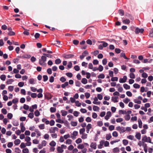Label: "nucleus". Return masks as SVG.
Here are the masks:
<instances>
[{"label": "nucleus", "instance_id": "f257e3e1", "mask_svg": "<svg viewBox=\"0 0 153 153\" xmlns=\"http://www.w3.org/2000/svg\"><path fill=\"white\" fill-rule=\"evenodd\" d=\"M47 59V57L45 56H41V59H39V64L41 65H46V64L45 63V62L46 61Z\"/></svg>", "mask_w": 153, "mask_h": 153}, {"label": "nucleus", "instance_id": "f03ea898", "mask_svg": "<svg viewBox=\"0 0 153 153\" xmlns=\"http://www.w3.org/2000/svg\"><path fill=\"white\" fill-rule=\"evenodd\" d=\"M142 140L145 142H148L149 143H152L151 139L149 137H147L146 136H145L143 137Z\"/></svg>", "mask_w": 153, "mask_h": 153}, {"label": "nucleus", "instance_id": "7ed1b4c3", "mask_svg": "<svg viewBox=\"0 0 153 153\" xmlns=\"http://www.w3.org/2000/svg\"><path fill=\"white\" fill-rule=\"evenodd\" d=\"M127 79V77L126 76H123V78H120L119 79V82L120 83H123L125 82Z\"/></svg>", "mask_w": 153, "mask_h": 153}, {"label": "nucleus", "instance_id": "20e7f679", "mask_svg": "<svg viewBox=\"0 0 153 153\" xmlns=\"http://www.w3.org/2000/svg\"><path fill=\"white\" fill-rule=\"evenodd\" d=\"M144 30V29L142 28L140 29L139 28L137 27L135 29V32L136 34H138L140 33H142L143 32Z\"/></svg>", "mask_w": 153, "mask_h": 153}, {"label": "nucleus", "instance_id": "39448f33", "mask_svg": "<svg viewBox=\"0 0 153 153\" xmlns=\"http://www.w3.org/2000/svg\"><path fill=\"white\" fill-rule=\"evenodd\" d=\"M105 143V140H102L100 142V144L98 145V149H101L102 148V146Z\"/></svg>", "mask_w": 153, "mask_h": 153}, {"label": "nucleus", "instance_id": "423d86ee", "mask_svg": "<svg viewBox=\"0 0 153 153\" xmlns=\"http://www.w3.org/2000/svg\"><path fill=\"white\" fill-rule=\"evenodd\" d=\"M111 112L110 111H108L106 113V115L105 117V119L107 120H108L109 117H111Z\"/></svg>", "mask_w": 153, "mask_h": 153}, {"label": "nucleus", "instance_id": "0eeeda50", "mask_svg": "<svg viewBox=\"0 0 153 153\" xmlns=\"http://www.w3.org/2000/svg\"><path fill=\"white\" fill-rule=\"evenodd\" d=\"M74 55L73 54H67L65 55L64 57L66 59H69L70 58H72L74 57Z\"/></svg>", "mask_w": 153, "mask_h": 153}, {"label": "nucleus", "instance_id": "6e6552de", "mask_svg": "<svg viewBox=\"0 0 153 153\" xmlns=\"http://www.w3.org/2000/svg\"><path fill=\"white\" fill-rule=\"evenodd\" d=\"M90 146L91 148L94 149H95L97 148V144L95 143H94L92 142L91 143Z\"/></svg>", "mask_w": 153, "mask_h": 153}, {"label": "nucleus", "instance_id": "1a4fd4ad", "mask_svg": "<svg viewBox=\"0 0 153 153\" xmlns=\"http://www.w3.org/2000/svg\"><path fill=\"white\" fill-rule=\"evenodd\" d=\"M62 147L60 146L58 147L57 148V150L58 153H61L63 152L64 150L62 149Z\"/></svg>", "mask_w": 153, "mask_h": 153}, {"label": "nucleus", "instance_id": "9d476101", "mask_svg": "<svg viewBox=\"0 0 153 153\" xmlns=\"http://www.w3.org/2000/svg\"><path fill=\"white\" fill-rule=\"evenodd\" d=\"M118 98V97H111V99L112 101H113L114 102L116 103L118 102V101L117 100V99Z\"/></svg>", "mask_w": 153, "mask_h": 153}, {"label": "nucleus", "instance_id": "9b49d317", "mask_svg": "<svg viewBox=\"0 0 153 153\" xmlns=\"http://www.w3.org/2000/svg\"><path fill=\"white\" fill-rule=\"evenodd\" d=\"M21 143V140L19 139H17L15 140L14 142V144L16 145H18Z\"/></svg>", "mask_w": 153, "mask_h": 153}, {"label": "nucleus", "instance_id": "f8f14e48", "mask_svg": "<svg viewBox=\"0 0 153 153\" xmlns=\"http://www.w3.org/2000/svg\"><path fill=\"white\" fill-rule=\"evenodd\" d=\"M31 56L28 54H25L23 55L20 57L22 58H29Z\"/></svg>", "mask_w": 153, "mask_h": 153}, {"label": "nucleus", "instance_id": "ddd939ff", "mask_svg": "<svg viewBox=\"0 0 153 153\" xmlns=\"http://www.w3.org/2000/svg\"><path fill=\"white\" fill-rule=\"evenodd\" d=\"M12 123L13 126H18L19 125V122L17 120H14L12 121Z\"/></svg>", "mask_w": 153, "mask_h": 153}, {"label": "nucleus", "instance_id": "4468645a", "mask_svg": "<svg viewBox=\"0 0 153 153\" xmlns=\"http://www.w3.org/2000/svg\"><path fill=\"white\" fill-rule=\"evenodd\" d=\"M123 86L124 88L126 90H128L130 89V87L126 84H124L123 85Z\"/></svg>", "mask_w": 153, "mask_h": 153}, {"label": "nucleus", "instance_id": "2eb2a0df", "mask_svg": "<svg viewBox=\"0 0 153 153\" xmlns=\"http://www.w3.org/2000/svg\"><path fill=\"white\" fill-rule=\"evenodd\" d=\"M135 137L138 140H140L141 138V134L140 133L136 134L135 135Z\"/></svg>", "mask_w": 153, "mask_h": 153}, {"label": "nucleus", "instance_id": "dca6fc26", "mask_svg": "<svg viewBox=\"0 0 153 153\" xmlns=\"http://www.w3.org/2000/svg\"><path fill=\"white\" fill-rule=\"evenodd\" d=\"M138 121V122L139 127L140 128H142V123L141 119H139Z\"/></svg>", "mask_w": 153, "mask_h": 153}, {"label": "nucleus", "instance_id": "f3484780", "mask_svg": "<svg viewBox=\"0 0 153 153\" xmlns=\"http://www.w3.org/2000/svg\"><path fill=\"white\" fill-rule=\"evenodd\" d=\"M120 56L121 57H123L124 59H129V58H127V57L126 56L125 53H120Z\"/></svg>", "mask_w": 153, "mask_h": 153}, {"label": "nucleus", "instance_id": "a211bd4d", "mask_svg": "<svg viewBox=\"0 0 153 153\" xmlns=\"http://www.w3.org/2000/svg\"><path fill=\"white\" fill-rule=\"evenodd\" d=\"M14 81V80L12 79H8L7 80L6 83L7 84H11L12 82Z\"/></svg>", "mask_w": 153, "mask_h": 153}, {"label": "nucleus", "instance_id": "6ab92c4d", "mask_svg": "<svg viewBox=\"0 0 153 153\" xmlns=\"http://www.w3.org/2000/svg\"><path fill=\"white\" fill-rule=\"evenodd\" d=\"M112 137L110 134H107L105 137V138L107 140H109Z\"/></svg>", "mask_w": 153, "mask_h": 153}, {"label": "nucleus", "instance_id": "aec40b11", "mask_svg": "<svg viewBox=\"0 0 153 153\" xmlns=\"http://www.w3.org/2000/svg\"><path fill=\"white\" fill-rule=\"evenodd\" d=\"M123 22L124 24H128L130 22V21L129 19H126L123 20Z\"/></svg>", "mask_w": 153, "mask_h": 153}, {"label": "nucleus", "instance_id": "412c9836", "mask_svg": "<svg viewBox=\"0 0 153 153\" xmlns=\"http://www.w3.org/2000/svg\"><path fill=\"white\" fill-rule=\"evenodd\" d=\"M68 85V82H65L64 84H62L61 85L62 88H65L66 86H67Z\"/></svg>", "mask_w": 153, "mask_h": 153}, {"label": "nucleus", "instance_id": "4be33fe9", "mask_svg": "<svg viewBox=\"0 0 153 153\" xmlns=\"http://www.w3.org/2000/svg\"><path fill=\"white\" fill-rule=\"evenodd\" d=\"M87 80L85 78H83L82 79L81 82L83 84H86L87 83Z\"/></svg>", "mask_w": 153, "mask_h": 153}, {"label": "nucleus", "instance_id": "5701e85b", "mask_svg": "<svg viewBox=\"0 0 153 153\" xmlns=\"http://www.w3.org/2000/svg\"><path fill=\"white\" fill-rule=\"evenodd\" d=\"M0 79L3 81H4L5 80L6 78V75L4 74L2 75L0 77Z\"/></svg>", "mask_w": 153, "mask_h": 153}, {"label": "nucleus", "instance_id": "b1692460", "mask_svg": "<svg viewBox=\"0 0 153 153\" xmlns=\"http://www.w3.org/2000/svg\"><path fill=\"white\" fill-rule=\"evenodd\" d=\"M15 34V33L13 31H9V32L8 33V35L10 36H14Z\"/></svg>", "mask_w": 153, "mask_h": 153}, {"label": "nucleus", "instance_id": "393cba45", "mask_svg": "<svg viewBox=\"0 0 153 153\" xmlns=\"http://www.w3.org/2000/svg\"><path fill=\"white\" fill-rule=\"evenodd\" d=\"M61 112L62 113V115L63 116H65L67 114V112L66 111L63 110L61 111Z\"/></svg>", "mask_w": 153, "mask_h": 153}, {"label": "nucleus", "instance_id": "a878e982", "mask_svg": "<svg viewBox=\"0 0 153 153\" xmlns=\"http://www.w3.org/2000/svg\"><path fill=\"white\" fill-rule=\"evenodd\" d=\"M55 63L56 64H58L60 63L61 62V61L59 59H56L55 61Z\"/></svg>", "mask_w": 153, "mask_h": 153}, {"label": "nucleus", "instance_id": "bb28decb", "mask_svg": "<svg viewBox=\"0 0 153 153\" xmlns=\"http://www.w3.org/2000/svg\"><path fill=\"white\" fill-rule=\"evenodd\" d=\"M119 12L121 16H123L124 15V12L123 10L122 9H120L119 10Z\"/></svg>", "mask_w": 153, "mask_h": 153}, {"label": "nucleus", "instance_id": "cd10ccee", "mask_svg": "<svg viewBox=\"0 0 153 153\" xmlns=\"http://www.w3.org/2000/svg\"><path fill=\"white\" fill-rule=\"evenodd\" d=\"M56 142L54 141H52L51 142H50L49 143V145L52 146H55L56 145Z\"/></svg>", "mask_w": 153, "mask_h": 153}, {"label": "nucleus", "instance_id": "c85d7f7f", "mask_svg": "<svg viewBox=\"0 0 153 153\" xmlns=\"http://www.w3.org/2000/svg\"><path fill=\"white\" fill-rule=\"evenodd\" d=\"M125 119L126 120H128L130 118V116L129 114L126 115L125 116Z\"/></svg>", "mask_w": 153, "mask_h": 153}, {"label": "nucleus", "instance_id": "c756f323", "mask_svg": "<svg viewBox=\"0 0 153 153\" xmlns=\"http://www.w3.org/2000/svg\"><path fill=\"white\" fill-rule=\"evenodd\" d=\"M50 110L51 113H54L56 111V109L55 108L51 107L50 108Z\"/></svg>", "mask_w": 153, "mask_h": 153}, {"label": "nucleus", "instance_id": "7c9ffc66", "mask_svg": "<svg viewBox=\"0 0 153 153\" xmlns=\"http://www.w3.org/2000/svg\"><path fill=\"white\" fill-rule=\"evenodd\" d=\"M105 75L103 74H102L99 75L97 76V77L99 78L103 79L105 77Z\"/></svg>", "mask_w": 153, "mask_h": 153}, {"label": "nucleus", "instance_id": "2f4dec72", "mask_svg": "<svg viewBox=\"0 0 153 153\" xmlns=\"http://www.w3.org/2000/svg\"><path fill=\"white\" fill-rule=\"evenodd\" d=\"M85 129L84 128L80 129L79 130V133L80 134H83V133L85 131Z\"/></svg>", "mask_w": 153, "mask_h": 153}, {"label": "nucleus", "instance_id": "473e14b6", "mask_svg": "<svg viewBox=\"0 0 153 153\" xmlns=\"http://www.w3.org/2000/svg\"><path fill=\"white\" fill-rule=\"evenodd\" d=\"M88 51L86 50L82 53V55L85 57L88 54Z\"/></svg>", "mask_w": 153, "mask_h": 153}, {"label": "nucleus", "instance_id": "72a5a7b5", "mask_svg": "<svg viewBox=\"0 0 153 153\" xmlns=\"http://www.w3.org/2000/svg\"><path fill=\"white\" fill-rule=\"evenodd\" d=\"M123 143L124 145L126 146L128 143V141L126 140H123Z\"/></svg>", "mask_w": 153, "mask_h": 153}, {"label": "nucleus", "instance_id": "f704fd0d", "mask_svg": "<svg viewBox=\"0 0 153 153\" xmlns=\"http://www.w3.org/2000/svg\"><path fill=\"white\" fill-rule=\"evenodd\" d=\"M28 117L30 119H32L34 117V114L33 113H30L28 115Z\"/></svg>", "mask_w": 153, "mask_h": 153}, {"label": "nucleus", "instance_id": "c9c22d12", "mask_svg": "<svg viewBox=\"0 0 153 153\" xmlns=\"http://www.w3.org/2000/svg\"><path fill=\"white\" fill-rule=\"evenodd\" d=\"M119 113L120 114L121 113L123 114H127V112L126 111H124L122 110H120L119 111Z\"/></svg>", "mask_w": 153, "mask_h": 153}, {"label": "nucleus", "instance_id": "e433bc0d", "mask_svg": "<svg viewBox=\"0 0 153 153\" xmlns=\"http://www.w3.org/2000/svg\"><path fill=\"white\" fill-rule=\"evenodd\" d=\"M14 86H10L8 87V89L10 91H12L13 90Z\"/></svg>", "mask_w": 153, "mask_h": 153}, {"label": "nucleus", "instance_id": "4c0bfd02", "mask_svg": "<svg viewBox=\"0 0 153 153\" xmlns=\"http://www.w3.org/2000/svg\"><path fill=\"white\" fill-rule=\"evenodd\" d=\"M84 146L83 144H80L77 146V148L79 149H82L84 148Z\"/></svg>", "mask_w": 153, "mask_h": 153}, {"label": "nucleus", "instance_id": "58836bf2", "mask_svg": "<svg viewBox=\"0 0 153 153\" xmlns=\"http://www.w3.org/2000/svg\"><path fill=\"white\" fill-rule=\"evenodd\" d=\"M98 70H99L100 71H103V67L101 65L99 66V67L98 68Z\"/></svg>", "mask_w": 153, "mask_h": 153}, {"label": "nucleus", "instance_id": "ea45409f", "mask_svg": "<svg viewBox=\"0 0 153 153\" xmlns=\"http://www.w3.org/2000/svg\"><path fill=\"white\" fill-rule=\"evenodd\" d=\"M113 152L114 153H115L119 152V149L118 147L114 148L113 149Z\"/></svg>", "mask_w": 153, "mask_h": 153}, {"label": "nucleus", "instance_id": "a19ab883", "mask_svg": "<svg viewBox=\"0 0 153 153\" xmlns=\"http://www.w3.org/2000/svg\"><path fill=\"white\" fill-rule=\"evenodd\" d=\"M43 55L45 56L46 57H48L52 58L53 56L51 54H47L45 53H43Z\"/></svg>", "mask_w": 153, "mask_h": 153}, {"label": "nucleus", "instance_id": "79ce46f5", "mask_svg": "<svg viewBox=\"0 0 153 153\" xmlns=\"http://www.w3.org/2000/svg\"><path fill=\"white\" fill-rule=\"evenodd\" d=\"M39 127L41 129H43L45 128V125L44 124L40 125Z\"/></svg>", "mask_w": 153, "mask_h": 153}, {"label": "nucleus", "instance_id": "37998d69", "mask_svg": "<svg viewBox=\"0 0 153 153\" xmlns=\"http://www.w3.org/2000/svg\"><path fill=\"white\" fill-rule=\"evenodd\" d=\"M2 113L4 114H6L7 113V111L6 109L5 108H3L1 110Z\"/></svg>", "mask_w": 153, "mask_h": 153}, {"label": "nucleus", "instance_id": "c03bdc74", "mask_svg": "<svg viewBox=\"0 0 153 153\" xmlns=\"http://www.w3.org/2000/svg\"><path fill=\"white\" fill-rule=\"evenodd\" d=\"M34 114L36 116L38 117L40 115V112L38 110H36L34 112Z\"/></svg>", "mask_w": 153, "mask_h": 153}, {"label": "nucleus", "instance_id": "a18cd8bd", "mask_svg": "<svg viewBox=\"0 0 153 153\" xmlns=\"http://www.w3.org/2000/svg\"><path fill=\"white\" fill-rule=\"evenodd\" d=\"M82 142V140L80 138H78L76 141V142L77 144L81 143Z\"/></svg>", "mask_w": 153, "mask_h": 153}, {"label": "nucleus", "instance_id": "49530a36", "mask_svg": "<svg viewBox=\"0 0 153 153\" xmlns=\"http://www.w3.org/2000/svg\"><path fill=\"white\" fill-rule=\"evenodd\" d=\"M7 117L9 119H11L13 117L12 114L11 113H8L7 115Z\"/></svg>", "mask_w": 153, "mask_h": 153}, {"label": "nucleus", "instance_id": "de8ad7c7", "mask_svg": "<svg viewBox=\"0 0 153 153\" xmlns=\"http://www.w3.org/2000/svg\"><path fill=\"white\" fill-rule=\"evenodd\" d=\"M129 76L131 79H134L135 77V76L134 73H131L129 74Z\"/></svg>", "mask_w": 153, "mask_h": 153}, {"label": "nucleus", "instance_id": "09e8293b", "mask_svg": "<svg viewBox=\"0 0 153 153\" xmlns=\"http://www.w3.org/2000/svg\"><path fill=\"white\" fill-rule=\"evenodd\" d=\"M133 87L135 88H139L140 87V85L136 83H135L133 85Z\"/></svg>", "mask_w": 153, "mask_h": 153}, {"label": "nucleus", "instance_id": "8fccbe9b", "mask_svg": "<svg viewBox=\"0 0 153 153\" xmlns=\"http://www.w3.org/2000/svg\"><path fill=\"white\" fill-rule=\"evenodd\" d=\"M22 152L24 153H28L29 151L27 148H25L23 149Z\"/></svg>", "mask_w": 153, "mask_h": 153}, {"label": "nucleus", "instance_id": "3c124183", "mask_svg": "<svg viewBox=\"0 0 153 153\" xmlns=\"http://www.w3.org/2000/svg\"><path fill=\"white\" fill-rule=\"evenodd\" d=\"M75 103H76V105L78 107H79L81 105V103L79 102L78 100L76 101Z\"/></svg>", "mask_w": 153, "mask_h": 153}, {"label": "nucleus", "instance_id": "603ef678", "mask_svg": "<svg viewBox=\"0 0 153 153\" xmlns=\"http://www.w3.org/2000/svg\"><path fill=\"white\" fill-rule=\"evenodd\" d=\"M93 110L94 111H96L99 109V108L97 106L94 105L93 108Z\"/></svg>", "mask_w": 153, "mask_h": 153}, {"label": "nucleus", "instance_id": "864d4df0", "mask_svg": "<svg viewBox=\"0 0 153 153\" xmlns=\"http://www.w3.org/2000/svg\"><path fill=\"white\" fill-rule=\"evenodd\" d=\"M72 142V141L71 139H68L66 140V144H71Z\"/></svg>", "mask_w": 153, "mask_h": 153}, {"label": "nucleus", "instance_id": "5fc2aeb1", "mask_svg": "<svg viewBox=\"0 0 153 153\" xmlns=\"http://www.w3.org/2000/svg\"><path fill=\"white\" fill-rule=\"evenodd\" d=\"M112 135L113 137H117L118 136V134L117 131H114L112 133Z\"/></svg>", "mask_w": 153, "mask_h": 153}, {"label": "nucleus", "instance_id": "6e6d98bb", "mask_svg": "<svg viewBox=\"0 0 153 153\" xmlns=\"http://www.w3.org/2000/svg\"><path fill=\"white\" fill-rule=\"evenodd\" d=\"M118 80V78L117 77H112L111 79L112 81H117Z\"/></svg>", "mask_w": 153, "mask_h": 153}, {"label": "nucleus", "instance_id": "4d7b16f0", "mask_svg": "<svg viewBox=\"0 0 153 153\" xmlns=\"http://www.w3.org/2000/svg\"><path fill=\"white\" fill-rule=\"evenodd\" d=\"M73 43L75 45H77L79 43V41L77 40H74L73 42Z\"/></svg>", "mask_w": 153, "mask_h": 153}, {"label": "nucleus", "instance_id": "13d9d810", "mask_svg": "<svg viewBox=\"0 0 153 153\" xmlns=\"http://www.w3.org/2000/svg\"><path fill=\"white\" fill-rule=\"evenodd\" d=\"M66 75L69 77H71L73 76V74L69 72L66 74Z\"/></svg>", "mask_w": 153, "mask_h": 153}, {"label": "nucleus", "instance_id": "bf43d9fd", "mask_svg": "<svg viewBox=\"0 0 153 153\" xmlns=\"http://www.w3.org/2000/svg\"><path fill=\"white\" fill-rule=\"evenodd\" d=\"M23 108L26 110H28L29 109V106L25 104H24L23 106Z\"/></svg>", "mask_w": 153, "mask_h": 153}, {"label": "nucleus", "instance_id": "052dcab7", "mask_svg": "<svg viewBox=\"0 0 153 153\" xmlns=\"http://www.w3.org/2000/svg\"><path fill=\"white\" fill-rule=\"evenodd\" d=\"M43 81L45 82L48 80V76L47 75H44L43 76Z\"/></svg>", "mask_w": 153, "mask_h": 153}, {"label": "nucleus", "instance_id": "680f3d73", "mask_svg": "<svg viewBox=\"0 0 153 153\" xmlns=\"http://www.w3.org/2000/svg\"><path fill=\"white\" fill-rule=\"evenodd\" d=\"M56 121L57 123H63L64 122L63 120H62L60 118H59L58 119H56Z\"/></svg>", "mask_w": 153, "mask_h": 153}, {"label": "nucleus", "instance_id": "e2e57ef3", "mask_svg": "<svg viewBox=\"0 0 153 153\" xmlns=\"http://www.w3.org/2000/svg\"><path fill=\"white\" fill-rule=\"evenodd\" d=\"M130 99L128 98H126L123 100V101L125 103L127 104L130 101Z\"/></svg>", "mask_w": 153, "mask_h": 153}, {"label": "nucleus", "instance_id": "0e129e2a", "mask_svg": "<svg viewBox=\"0 0 153 153\" xmlns=\"http://www.w3.org/2000/svg\"><path fill=\"white\" fill-rule=\"evenodd\" d=\"M87 43L90 45H92V44L91 40L90 39H88L86 42Z\"/></svg>", "mask_w": 153, "mask_h": 153}, {"label": "nucleus", "instance_id": "69168bd1", "mask_svg": "<svg viewBox=\"0 0 153 153\" xmlns=\"http://www.w3.org/2000/svg\"><path fill=\"white\" fill-rule=\"evenodd\" d=\"M97 125L99 126H101L103 125V123L102 121H99L97 122Z\"/></svg>", "mask_w": 153, "mask_h": 153}, {"label": "nucleus", "instance_id": "338daca9", "mask_svg": "<svg viewBox=\"0 0 153 153\" xmlns=\"http://www.w3.org/2000/svg\"><path fill=\"white\" fill-rule=\"evenodd\" d=\"M77 124V122H72L71 123V124L72 126H76Z\"/></svg>", "mask_w": 153, "mask_h": 153}, {"label": "nucleus", "instance_id": "774afa93", "mask_svg": "<svg viewBox=\"0 0 153 153\" xmlns=\"http://www.w3.org/2000/svg\"><path fill=\"white\" fill-rule=\"evenodd\" d=\"M142 76L143 78H146L148 77V75L146 73L143 72L142 74Z\"/></svg>", "mask_w": 153, "mask_h": 153}]
</instances>
